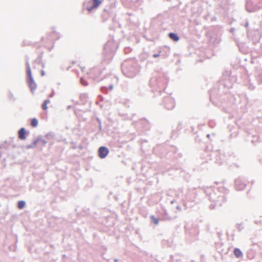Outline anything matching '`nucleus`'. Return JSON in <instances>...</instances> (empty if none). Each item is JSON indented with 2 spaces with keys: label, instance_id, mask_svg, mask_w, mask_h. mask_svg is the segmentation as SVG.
<instances>
[{
  "label": "nucleus",
  "instance_id": "nucleus-1",
  "mask_svg": "<svg viewBox=\"0 0 262 262\" xmlns=\"http://www.w3.org/2000/svg\"><path fill=\"white\" fill-rule=\"evenodd\" d=\"M27 77H28V80L27 82L28 85H29V87L31 90V91H33L35 90L36 88V84L35 83L32 74H31V70L30 66L28 65L27 67Z\"/></svg>",
  "mask_w": 262,
  "mask_h": 262
},
{
  "label": "nucleus",
  "instance_id": "nucleus-2",
  "mask_svg": "<svg viewBox=\"0 0 262 262\" xmlns=\"http://www.w3.org/2000/svg\"><path fill=\"white\" fill-rule=\"evenodd\" d=\"M109 152V150L107 147L101 146L99 148L98 154L100 158L103 159L105 158Z\"/></svg>",
  "mask_w": 262,
  "mask_h": 262
},
{
  "label": "nucleus",
  "instance_id": "nucleus-3",
  "mask_svg": "<svg viewBox=\"0 0 262 262\" xmlns=\"http://www.w3.org/2000/svg\"><path fill=\"white\" fill-rule=\"evenodd\" d=\"M18 138L20 139V140H25L26 139V130L24 128H21L18 132Z\"/></svg>",
  "mask_w": 262,
  "mask_h": 262
},
{
  "label": "nucleus",
  "instance_id": "nucleus-4",
  "mask_svg": "<svg viewBox=\"0 0 262 262\" xmlns=\"http://www.w3.org/2000/svg\"><path fill=\"white\" fill-rule=\"evenodd\" d=\"M92 2H93V6L91 8L88 9V11H91L92 9L97 8L102 3V1L100 0H92Z\"/></svg>",
  "mask_w": 262,
  "mask_h": 262
},
{
  "label": "nucleus",
  "instance_id": "nucleus-5",
  "mask_svg": "<svg viewBox=\"0 0 262 262\" xmlns=\"http://www.w3.org/2000/svg\"><path fill=\"white\" fill-rule=\"evenodd\" d=\"M233 252L235 256L237 258L242 257L243 255L242 251L238 248L234 249Z\"/></svg>",
  "mask_w": 262,
  "mask_h": 262
},
{
  "label": "nucleus",
  "instance_id": "nucleus-6",
  "mask_svg": "<svg viewBox=\"0 0 262 262\" xmlns=\"http://www.w3.org/2000/svg\"><path fill=\"white\" fill-rule=\"evenodd\" d=\"M169 37L175 41H178L179 40V36L173 33H170L169 34Z\"/></svg>",
  "mask_w": 262,
  "mask_h": 262
},
{
  "label": "nucleus",
  "instance_id": "nucleus-7",
  "mask_svg": "<svg viewBox=\"0 0 262 262\" xmlns=\"http://www.w3.org/2000/svg\"><path fill=\"white\" fill-rule=\"evenodd\" d=\"M38 121L37 119L33 118L31 121V125L33 127H35L37 126Z\"/></svg>",
  "mask_w": 262,
  "mask_h": 262
},
{
  "label": "nucleus",
  "instance_id": "nucleus-8",
  "mask_svg": "<svg viewBox=\"0 0 262 262\" xmlns=\"http://www.w3.org/2000/svg\"><path fill=\"white\" fill-rule=\"evenodd\" d=\"M50 100L49 99L46 100L44 101V103L42 105V108L43 110H47L48 108L47 105L50 103Z\"/></svg>",
  "mask_w": 262,
  "mask_h": 262
},
{
  "label": "nucleus",
  "instance_id": "nucleus-9",
  "mask_svg": "<svg viewBox=\"0 0 262 262\" xmlns=\"http://www.w3.org/2000/svg\"><path fill=\"white\" fill-rule=\"evenodd\" d=\"M25 205V202L23 201H20L18 202V208L20 209H23Z\"/></svg>",
  "mask_w": 262,
  "mask_h": 262
},
{
  "label": "nucleus",
  "instance_id": "nucleus-10",
  "mask_svg": "<svg viewBox=\"0 0 262 262\" xmlns=\"http://www.w3.org/2000/svg\"><path fill=\"white\" fill-rule=\"evenodd\" d=\"M151 219L152 220V221H153V223L155 224V225H157L159 223V220L158 219L156 218L154 216H151Z\"/></svg>",
  "mask_w": 262,
  "mask_h": 262
},
{
  "label": "nucleus",
  "instance_id": "nucleus-11",
  "mask_svg": "<svg viewBox=\"0 0 262 262\" xmlns=\"http://www.w3.org/2000/svg\"><path fill=\"white\" fill-rule=\"evenodd\" d=\"M154 56V57H158V56H159V54H155V55H154V56Z\"/></svg>",
  "mask_w": 262,
  "mask_h": 262
},
{
  "label": "nucleus",
  "instance_id": "nucleus-12",
  "mask_svg": "<svg viewBox=\"0 0 262 262\" xmlns=\"http://www.w3.org/2000/svg\"><path fill=\"white\" fill-rule=\"evenodd\" d=\"M41 75H42V76H44V75H45V72H44V71H41Z\"/></svg>",
  "mask_w": 262,
  "mask_h": 262
}]
</instances>
